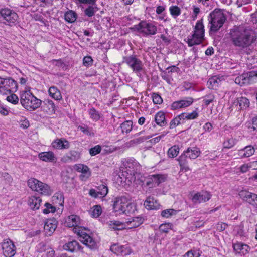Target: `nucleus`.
I'll return each mask as SVG.
<instances>
[{
	"mask_svg": "<svg viewBox=\"0 0 257 257\" xmlns=\"http://www.w3.org/2000/svg\"><path fill=\"white\" fill-rule=\"evenodd\" d=\"M231 43L235 47L246 48L253 43L257 36L254 30L243 27H234L228 33Z\"/></svg>",
	"mask_w": 257,
	"mask_h": 257,
	"instance_id": "f257e3e1",
	"label": "nucleus"
},
{
	"mask_svg": "<svg viewBox=\"0 0 257 257\" xmlns=\"http://www.w3.org/2000/svg\"><path fill=\"white\" fill-rule=\"evenodd\" d=\"M205 29L203 19L198 21L193 29L192 34L187 37V43L189 47L200 44L204 39Z\"/></svg>",
	"mask_w": 257,
	"mask_h": 257,
	"instance_id": "f03ea898",
	"label": "nucleus"
},
{
	"mask_svg": "<svg viewBox=\"0 0 257 257\" xmlns=\"http://www.w3.org/2000/svg\"><path fill=\"white\" fill-rule=\"evenodd\" d=\"M20 102L22 106L29 110L38 108L41 104V100L33 95L30 90L22 92Z\"/></svg>",
	"mask_w": 257,
	"mask_h": 257,
	"instance_id": "7ed1b4c3",
	"label": "nucleus"
},
{
	"mask_svg": "<svg viewBox=\"0 0 257 257\" xmlns=\"http://www.w3.org/2000/svg\"><path fill=\"white\" fill-rule=\"evenodd\" d=\"M209 33L212 34L217 32L223 26L226 18L223 13L219 11H214L208 16Z\"/></svg>",
	"mask_w": 257,
	"mask_h": 257,
	"instance_id": "20e7f679",
	"label": "nucleus"
},
{
	"mask_svg": "<svg viewBox=\"0 0 257 257\" xmlns=\"http://www.w3.org/2000/svg\"><path fill=\"white\" fill-rule=\"evenodd\" d=\"M200 154V151L198 148L195 146L188 148L177 159L181 169L185 170L186 171L189 169V167L186 166L187 164V158L190 159H195Z\"/></svg>",
	"mask_w": 257,
	"mask_h": 257,
	"instance_id": "39448f33",
	"label": "nucleus"
},
{
	"mask_svg": "<svg viewBox=\"0 0 257 257\" xmlns=\"http://www.w3.org/2000/svg\"><path fill=\"white\" fill-rule=\"evenodd\" d=\"M131 29L144 36L154 35L157 32L156 26L152 23H149L145 21H141L138 24L135 25Z\"/></svg>",
	"mask_w": 257,
	"mask_h": 257,
	"instance_id": "423d86ee",
	"label": "nucleus"
},
{
	"mask_svg": "<svg viewBox=\"0 0 257 257\" xmlns=\"http://www.w3.org/2000/svg\"><path fill=\"white\" fill-rule=\"evenodd\" d=\"M73 231L76 233L80 238L79 240L83 244L88 246L91 249H94L97 248L96 242L87 233L84 232L86 229L83 228L80 226H74L72 229Z\"/></svg>",
	"mask_w": 257,
	"mask_h": 257,
	"instance_id": "0eeeda50",
	"label": "nucleus"
},
{
	"mask_svg": "<svg viewBox=\"0 0 257 257\" xmlns=\"http://www.w3.org/2000/svg\"><path fill=\"white\" fill-rule=\"evenodd\" d=\"M124 167L122 169L121 176L126 179H132L140 168L138 162L134 159L128 160L124 164Z\"/></svg>",
	"mask_w": 257,
	"mask_h": 257,
	"instance_id": "6e6552de",
	"label": "nucleus"
},
{
	"mask_svg": "<svg viewBox=\"0 0 257 257\" xmlns=\"http://www.w3.org/2000/svg\"><path fill=\"white\" fill-rule=\"evenodd\" d=\"M17 88V83L15 80L11 78L0 77V94L6 95L15 92Z\"/></svg>",
	"mask_w": 257,
	"mask_h": 257,
	"instance_id": "1a4fd4ad",
	"label": "nucleus"
},
{
	"mask_svg": "<svg viewBox=\"0 0 257 257\" xmlns=\"http://www.w3.org/2000/svg\"><path fill=\"white\" fill-rule=\"evenodd\" d=\"M122 62L126 63L135 73L140 72L143 70V62L136 55L123 57Z\"/></svg>",
	"mask_w": 257,
	"mask_h": 257,
	"instance_id": "9d476101",
	"label": "nucleus"
},
{
	"mask_svg": "<svg viewBox=\"0 0 257 257\" xmlns=\"http://www.w3.org/2000/svg\"><path fill=\"white\" fill-rule=\"evenodd\" d=\"M0 14L3 20H5L4 23L10 26L15 24L18 18L16 13L7 8L2 9Z\"/></svg>",
	"mask_w": 257,
	"mask_h": 257,
	"instance_id": "9b49d317",
	"label": "nucleus"
},
{
	"mask_svg": "<svg viewBox=\"0 0 257 257\" xmlns=\"http://www.w3.org/2000/svg\"><path fill=\"white\" fill-rule=\"evenodd\" d=\"M3 254L6 257H13L16 253V246L10 239H4L1 243Z\"/></svg>",
	"mask_w": 257,
	"mask_h": 257,
	"instance_id": "f8f14e48",
	"label": "nucleus"
},
{
	"mask_svg": "<svg viewBox=\"0 0 257 257\" xmlns=\"http://www.w3.org/2000/svg\"><path fill=\"white\" fill-rule=\"evenodd\" d=\"M74 168L81 173L80 179L83 181H86L91 176V172L89 167L83 164H77L74 166Z\"/></svg>",
	"mask_w": 257,
	"mask_h": 257,
	"instance_id": "ddd939ff",
	"label": "nucleus"
},
{
	"mask_svg": "<svg viewBox=\"0 0 257 257\" xmlns=\"http://www.w3.org/2000/svg\"><path fill=\"white\" fill-rule=\"evenodd\" d=\"M241 198L257 208V194L246 190H242L239 193Z\"/></svg>",
	"mask_w": 257,
	"mask_h": 257,
	"instance_id": "4468645a",
	"label": "nucleus"
},
{
	"mask_svg": "<svg viewBox=\"0 0 257 257\" xmlns=\"http://www.w3.org/2000/svg\"><path fill=\"white\" fill-rule=\"evenodd\" d=\"M128 201V198L124 196L115 197L113 201L114 211L121 213V211L124 209V206Z\"/></svg>",
	"mask_w": 257,
	"mask_h": 257,
	"instance_id": "2eb2a0df",
	"label": "nucleus"
},
{
	"mask_svg": "<svg viewBox=\"0 0 257 257\" xmlns=\"http://www.w3.org/2000/svg\"><path fill=\"white\" fill-rule=\"evenodd\" d=\"M165 177L161 175H152L149 176L146 180V185L150 188L158 186L161 183L164 182Z\"/></svg>",
	"mask_w": 257,
	"mask_h": 257,
	"instance_id": "dca6fc26",
	"label": "nucleus"
},
{
	"mask_svg": "<svg viewBox=\"0 0 257 257\" xmlns=\"http://www.w3.org/2000/svg\"><path fill=\"white\" fill-rule=\"evenodd\" d=\"M211 197V195L207 191H201L195 193L192 198V201L194 203H204L208 201Z\"/></svg>",
	"mask_w": 257,
	"mask_h": 257,
	"instance_id": "f3484780",
	"label": "nucleus"
},
{
	"mask_svg": "<svg viewBox=\"0 0 257 257\" xmlns=\"http://www.w3.org/2000/svg\"><path fill=\"white\" fill-rule=\"evenodd\" d=\"M250 72L243 73L237 77L235 79V82L240 86L249 85L254 83Z\"/></svg>",
	"mask_w": 257,
	"mask_h": 257,
	"instance_id": "a211bd4d",
	"label": "nucleus"
},
{
	"mask_svg": "<svg viewBox=\"0 0 257 257\" xmlns=\"http://www.w3.org/2000/svg\"><path fill=\"white\" fill-rule=\"evenodd\" d=\"M41 202V198L36 196H30L27 201L28 205L33 210L39 209Z\"/></svg>",
	"mask_w": 257,
	"mask_h": 257,
	"instance_id": "6ab92c4d",
	"label": "nucleus"
},
{
	"mask_svg": "<svg viewBox=\"0 0 257 257\" xmlns=\"http://www.w3.org/2000/svg\"><path fill=\"white\" fill-rule=\"evenodd\" d=\"M144 205L145 208L148 210L157 209L160 206L158 201L152 196L147 197Z\"/></svg>",
	"mask_w": 257,
	"mask_h": 257,
	"instance_id": "aec40b11",
	"label": "nucleus"
},
{
	"mask_svg": "<svg viewBox=\"0 0 257 257\" xmlns=\"http://www.w3.org/2000/svg\"><path fill=\"white\" fill-rule=\"evenodd\" d=\"M42 108L44 111L49 115L55 113V106L51 100L45 99L43 102Z\"/></svg>",
	"mask_w": 257,
	"mask_h": 257,
	"instance_id": "412c9836",
	"label": "nucleus"
},
{
	"mask_svg": "<svg viewBox=\"0 0 257 257\" xmlns=\"http://www.w3.org/2000/svg\"><path fill=\"white\" fill-rule=\"evenodd\" d=\"M37 251L39 253H43L47 251V257H53L54 254V251L44 242H40L37 246Z\"/></svg>",
	"mask_w": 257,
	"mask_h": 257,
	"instance_id": "4be33fe9",
	"label": "nucleus"
},
{
	"mask_svg": "<svg viewBox=\"0 0 257 257\" xmlns=\"http://www.w3.org/2000/svg\"><path fill=\"white\" fill-rule=\"evenodd\" d=\"M255 152L254 148L252 146H247L238 150L237 155L241 158H247L252 156Z\"/></svg>",
	"mask_w": 257,
	"mask_h": 257,
	"instance_id": "5701e85b",
	"label": "nucleus"
},
{
	"mask_svg": "<svg viewBox=\"0 0 257 257\" xmlns=\"http://www.w3.org/2000/svg\"><path fill=\"white\" fill-rule=\"evenodd\" d=\"M233 249L237 253L245 254L248 253L250 247L246 244H243L241 242H237L233 245Z\"/></svg>",
	"mask_w": 257,
	"mask_h": 257,
	"instance_id": "b1692460",
	"label": "nucleus"
},
{
	"mask_svg": "<svg viewBox=\"0 0 257 257\" xmlns=\"http://www.w3.org/2000/svg\"><path fill=\"white\" fill-rule=\"evenodd\" d=\"M38 156L40 160L45 162H53L56 159L54 154L51 151L41 152Z\"/></svg>",
	"mask_w": 257,
	"mask_h": 257,
	"instance_id": "393cba45",
	"label": "nucleus"
},
{
	"mask_svg": "<svg viewBox=\"0 0 257 257\" xmlns=\"http://www.w3.org/2000/svg\"><path fill=\"white\" fill-rule=\"evenodd\" d=\"M236 105H239L240 109H246L249 107V101L245 97L237 98L234 102Z\"/></svg>",
	"mask_w": 257,
	"mask_h": 257,
	"instance_id": "a878e982",
	"label": "nucleus"
},
{
	"mask_svg": "<svg viewBox=\"0 0 257 257\" xmlns=\"http://www.w3.org/2000/svg\"><path fill=\"white\" fill-rule=\"evenodd\" d=\"M43 182L35 178H30L28 181V186L34 191L37 192L39 188L42 185Z\"/></svg>",
	"mask_w": 257,
	"mask_h": 257,
	"instance_id": "bb28decb",
	"label": "nucleus"
},
{
	"mask_svg": "<svg viewBox=\"0 0 257 257\" xmlns=\"http://www.w3.org/2000/svg\"><path fill=\"white\" fill-rule=\"evenodd\" d=\"M136 210V206L133 203L130 202L129 200L124 206V209L121 211V213L130 215L135 213Z\"/></svg>",
	"mask_w": 257,
	"mask_h": 257,
	"instance_id": "cd10ccee",
	"label": "nucleus"
},
{
	"mask_svg": "<svg viewBox=\"0 0 257 257\" xmlns=\"http://www.w3.org/2000/svg\"><path fill=\"white\" fill-rule=\"evenodd\" d=\"M37 192L43 195L49 196L52 194L53 190L47 184L43 183L42 185L39 188Z\"/></svg>",
	"mask_w": 257,
	"mask_h": 257,
	"instance_id": "c85d7f7f",
	"label": "nucleus"
},
{
	"mask_svg": "<svg viewBox=\"0 0 257 257\" xmlns=\"http://www.w3.org/2000/svg\"><path fill=\"white\" fill-rule=\"evenodd\" d=\"M155 121L158 125L161 126H164L167 123L165 120V114L161 111L158 112L155 115Z\"/></svg>",
	"mask_w": 257,
	"mask_h": 257,
	"instance_id": "c756f323",
	"label": "nucleus"
},
{
	"mask_svg": "<svg viewBox=\"0 0 257 257\" xmlns=\"http://www.w3.org/2000/svg\"><path fill=\"white\" fill-rule=\"evenodd\" d=\"M80 248L81 246L79 245V243L75 240H73L67 244L65 250L73 252L77 250H80Z\"/></svg>",
	"mask_w": 257,
	"mask_h": 257,
	"instance_id": "7c9ffc66",
	"label": "nucleus"
},
{
	"mask_svg": "<svg viewBox=\"0 0 257 257\" xmlns=\"http://www.w3.org/2000/svg\"><path fill=\"white\" fill-rule=\"evenodd\" d=\"M180 212L179 210H175L173 209H167L163 210L161 212V215L162 217L168 218L176 215Z\"/></svg>",
	"mask_w": 257,
	"mask_h": 257,
	"instance_id": "2f4dec72",
	"label": "nucleus"
},
{
	"mask_svg": "<svg viewBox=\"0 0 257 257\" xmlns=\"http://www.w3.org/2000/svg\"><path fill=\"white\" fill-rule=\"evenodd\" d=\"M49 95L56 100H60L62 96L60 91L55 87H51L48 90Z\"/></svg>",
	"mask_w": 257,
	"mask_h": 257,
	"instance_id": "473e14b6",
	"label": "nucleus"
},
{
	"mask_svg": "<svg viewBox=\"0 0 257 257\" xmlns=\"http://www.w3.org/2000/svg\"><path fill=\"white\" fill-rule=\"evenodd\" d=\"M220 79L217 76H214L209 79L207 81V85L209 88L213 89L218 86Z\"/></svg>",
	"mask_w": 257,
	"mask_h": 257,
	"instance_id": "72a5a7b5",
	"label": "nucleus"
},
{
	"mask_svg": "<svg viewBox=\"0 0 257 257\" xmlns=\"http://www.w3.org/2000/svg\"><path fill=\"white\" fill-rule=\"evenodd\" d=\"M65 223L72 224V225H78L81 223V219L78 216L71 215L65 220Z\"/></svg>",
	"mask_w": 257,
	"mask_h": 257,
	"instance_id": "f704fd0d",
	"label": "nucleus"
},
{
	"mask_svg": "<svg viewBox=\"0 0 257 257\" xmlns=\"http://www.w3.org/2000/svg\"><path fill=\"white\" fill-rule=\"evenodd\" d=\"M123 133L127 134L130 133L133 128V122L131 121H125L120 126Z\"/></svg>",
	"mask_w": 257,
	"mask_h": 257,
	"instance_id": "c9c22d12",
	"label": "nucleus"
},
{
	"mask_svg": "<svg viewBox=\"0 0 257 257\" xmlns=\"http://www.w3.org/2000/svg\"><path fill=\"white\" fill-rule=\"evenodd\" d=\"M169 11L171 15L174 18H176L181 14V9L176 5H172L169 8Z\"/></svg>",
	"mask_w": 257,
	"mask_h": 257,
	"instance_id": "e433bc0d",
	"label": "nucleus"
},
{
	"mask_svg": "<svg viewBox=\"0 0 257 257\" xmlns=\"http://www.w3.org/2000/svg\"><path fill=\"white\" fill-rule=\"evenodd\" d=\"M53 201L55 202V203L58 204L61 206L63 205V203H64V197L62 193H55L53 197Z\"/></svg>",
	"mask_w": 257,
	"mask_h": 257,
	"instance_id": "4c0bfd02",
	"label": "nucleus"
},
{
	"mask_svg": "<svg viewBox=\"0 0 257 257\" xmlns=\"http://www.w3.org/2000/svg\"><path fill=\"white\" fill-rule=\"evenodd\" d=\"M77 18L76 14L72 11H68L65 12V21L69 22H74Z\"/></svg>",
	"mask_w": 257,
	"mask_h": 257,
	"instance_id": "58836bf2",
	"label": "nucleus"
},
{
	"mask_svg": "<svg viewBox=\"0 0 257 257\" xmlns=\"http://www.w3.org/2000/svg\"><path fill=\"white\" fill-rule=\"evenodd\" d=\"M78 128L84 134L88 136H94L95 135L93 129L88 127L86 125H79L78 126Z\"/></svg>",
	"mask_w": 257,
	"mask_h": 257,
	"instance_id": "ea45409f",
	"label": "nucleus"
},
{
	"mask_svg": "<svg viewBox=\"0 0 257 257\" xmlns=\"http://www.w3.org/2000/svg\"><path fill=\"white\" fill-rule=\"evenodd\" d=\"M88 114L90 118L95 121H97L100 119V113L94 108L90 109L88 110Z\"/></svg>",
	"mask_w": 257,
	"mask_h": 257,
	"instance_id": "a19ab883",
	"label": "nucleus"
},
{
	"mask_svg": "<svg viewBox=\"0 0 257 257\" xmlns=\"http://www.w3.org/2000/svg\"><path fill=\"white\" fill-rule=\"evenodd\" d=\"M179 151V148L178 146L174 145L169 149L168 155L169 157L174 158L176 157Z\"/></svg>",
	"mask_w": 257,
	"mask_h": 257,
	"instance_id": "79ce46f5",
	"label": "nucleus"
},
{
	"mask_svg": "<svg viewBox=\"0 0 257 257\" xmlns=\"http://www.w3.org/2000/svg\"><path fill=\"white\" fill-rule=\"evenodd\" d=\"M52 146L57 149H61L64 147V143L62 139H56L52 142Z\"/></svg>",
	"mask_w": 257,
	"mask_h": 257,
	"instance_id": "37998d69",
	"label": "nucleus"
},
{
	"mask_svg": "<svg viewBox=\"0 0 257 257\" xmlns=\"http://www.w3.org/2000/svg\"><path fill=\"white\" fill-rule=\"evenodd\" d=\"M98 194L100 195V198L105 196L108 193V188L104 185H100L97 187V190Z\"/></svg>",
	"mask_w": 257,
	"mask_h": 257,
	"instance_id": "c03bdc74",
	"label": "nucleus"
},
{
	"mask_svg": "<svg viewBox=\"0 0 257 257\" xmlns=\"http://www.w3.org/2000/svg\"><path fill=\"white\" fill-rule=\"evenodd\" d=\"M45 208L43 210V213L45 214L50 213H54L56 211V208L49 203H46L44 205Z\"/></svg>",
	"mask_w": 257,
	"mask_h": 257,
	"instance_id": "a18cd8bd",
	"label": "nucleus"
},
{
	"mask_svg": "<svg viewBox=\"0 0 257 257\" xmlns=\"http://www.w3.org/2000/svg\"><path fill=\"white\" fill-rule=\"evenodd\" d=\"M236 143V139L231 138L228 139L223 143V146L225 148L230 149L233 147Z\"/></svg>",
	"mask_w": 257,
	"mask_h": 257,
	"instance_id": "49530a36",
	"label": "nucleus"
},
{
	"mask_svg": "<svg viewBox=\"0 0 257 257\" xmlns=\"http://www.w3.org/2000/svg\"><path fill=\"white\" fill-rule=\"evenodd\" d=\"M56 228V226H44V232L46 236H51Z\"/></svg>",
	"mask_w": 257,
	"mask_h": 257,
	"instance_id": "de8ad7c7",
	"label": "nucleus"
},
{
	"mask_svg": "<svg viewBox=\"0 0 257 257\" xmlns=\"http://www.w3.org/2000/svg\"><path fill=\"white\" fill-rule=\"evenodd\" d=\"M101 213L102 209L100 206L96 205L93 207L91 214L94 217H98Z\"/></svg>",
	"mask_w": 257,
	"mask_h": 257,
	"instance_id": "09e8293b",
	"label": "nucleus"
},
{
	"mask_svg": "<svg viewBox=\"0 0 257 257\" xmlns=\"http://www.w3.org/2000/svg\"><path fill=\"white\" fill-rule=\"evenodd\" d=\"M80 158V154L75 151L70 152L69 155L67 156V160L76 161Z\"/></svg>",
	"mask_w": 257,
	"mask_h": 257,
	"instance_id": "8fccbe9b",
	"label": "nucleus"
},
{
	"mask_svg": "<svg viewBox=\"0 0 257 257\" xmlns=\"http://www.w3.org/2000/svg\"><path fill=\"white\" fill-rule=\"evenodd\" d=\"M122 245H118L117 244H114L110 247V250L117 255H120Z\"/></svg>",
	"mask_w": 257,
	"mask_h": 257,
	"instance_id": "3c124183",
	"label": "nucleus"
},
{
	"mask_svg": "<svg viewBox=\"0 0 257 257\" xmlns=\"http://www.w3.org/2000/svg\"><path fill=\"white\" fill-rule=\"evenodd\" d=\"M7 100L13 104H16L18 103L19 101V98L18 96L14 94H12L9 96H8L7 97Z\"/></svg>",
	"mask_w": 257,
	"mask_h": 257,
	"instance_id": "603ef678",
	"label": "nucleus"
},
{
	"mask_svg": "<svg viewBox=\"0 0 257 257\" xmlns=\"http://www.w3.org/2000/svg\"><path fill=\"white\" fill-rule=\"evenodd\" d=\"M101 151V147L100 145H96L89 149V153L91 156H95L99 154Z\"/></svg>",
	"mask_w": 257,
	"mask_h": 257,
	"instance_id": "864d4df0",
	"label": "nucleus"
},
{
	"mask_svg": "<svg viewBox=\"0 0 257 257\" xmlns=\"http://www.w3.org/2000/svg\"><path fill=\"white\" fill-rule=\"evenodd\" d=\"M131 247L127 245H122L120 255H127L132 253Z\"/></svg>",
	"mask_w": 257,
	"mask_h": 257,
	"instance_id": "5fc2aeb1",
	"label": "nucleus"
},
{
	"mask_svg": "<svg viewBox=\"0 0 257 257\" xmlns=\"http://www.w3.org/2000/svg\"><path fill=\"white\" fill-rule=\"evenodd\" d=\"M84 12L86 16L90 17L94 15L95 13L96 12V10L93 6H89L87 8L85 9Z\"/></svg>",
	"mask_w": 257,
	"mask_h": 257,
	"instance_id": "6e6d98bb",
	"label": "nucleus"
},
{
	"mask_svg": "<svg viewBox=\"0 0 257 257\" xmlns=\"http://www.w3.org/2000/svg\"><path fill=\"white\" fill-rule=\"evenodd\" d=\"M184 108L190 106L193 102V99L192 97H186L183 99L181 100Z\"/></svg>",
	"mask_w": 257,
	"mask_h": 257,
	"instance_id": "4d7b16f0",
	"label": "nucleus"
},
{
	"mask_svg": "<svg viewBox=\"0 0 257 257\" xmlns=\"http://www.w3.org/2000/svg\"><path fill=\"white\" fill-rule=\"evenodd\" d=\"M171 108L173 110H175L179 108H184L181 100L176 101L174 102L171 105Z\"/></svg>",
	"mask_w": 257,
	"mask_h": 257,
	"instance_id": "13d9d810",
	"label": "nucleus"
},
{
	"mask_svg": "<svg viewBox=\"0 0 257 257\" xmlns=\"http://www.w3.org/2000/svg\"><path fill=\"white\" fill-rule=\"evenodd\" d=\"M153 101L155 104H160L163 102L161 97L156 93H153L152 95Z\"/></svg>",
	"mask_w": 257,
	"mask_h": 257,
	"instance_id": "bf43d9fd",
	"label": "nucleus"
},
{
	"mask_svg": "<svg viewBox=\"0 0 257 257\" xmlns=\"http://www.w3.org/2000/svg\"><path fill=\"white\" fill-rule=\"evenodd\" d=\"M181 123L180 119L177 116L172 120L170 123V128H173Z\"/></svg>",
	"mask_w": 257,
	"mask_h": 257,
	"instance_id": "052dcab7",
	"label": "nucleus"
},
{
	"mask_svg": "<svg viewBox=\"0 0 257 257\" xmlns=\"http://www.w3.org/2000/svg\"><path fill=\"white\" fill-rule=\"evenodd\" d=\"M93 59L90 56H85L83 60V65L85 66H89L92 65Z\"/></svg>",
	"mask_w": 257,
	"mask_h": 257,
	"instance_id": "680f3d73",
	"label": "nucleus"
},
{
	"mask_svg": "<svg viewBox=\"0 0 257 257\" xmlns=\"http://www.w3.org/2000/svg\"><path fill=\"white\" fill-rule=\"evenodd\" d=\"M214 99L213 95L209 94L205 96L203 99V102L206 106H208L210 103H211Z\"/></svg>",
	"mask_w": 257,
	"mask_h": 257,
	"instance_id": "e2e57ef3",
	"label": "nucleus"
},
{
	"mask_svg": "<svg viewBox=\"0 0 257 257\" xmlns=\"http://www.w3.org/2000/svg\"><path fill=\"white\" fill-rule=\"evenodd\" d=\"M200 254L197 251L193 250L188 251L184 255V257H199Z\"/></svg>",
	"mask_w": 257,
	"mask_h": 257,
	"instance_id": "0e129e2a",
	"label": "nucleus"
},
{
	"mask_svg": "<svg viewBox=\"0 0 257 257\" xmlns=\"http://www.w3.org/2000/svg\"><path fill=\"white\" fill-rule=\"evenodd\" d=\"M248 128L250 129L251 131H257V117H254L252 120V123L248 125Z\"/></svg>",
	"mask_w": 257,
	"mask_h": 257,
	"instance_id": "69168bd1",
	"label": "nucleus"
},
{
	"mask_svg": "<svg viewBox=\"0 0 257 257\" xmlns=\"http://www.w3.org/2000/svg\"><path fill=\"white\" fill-rule=\"evenodd\" d=\"M144 219L140 217V216H137L136 217H135L133 219L132 221H129V222L132 223L133 222L135 224H138L137 225H141L143 223Z\"/></svg>",
	"mask_w": 257,
	"mask_h": 257,
	"instance_id": "338daca9",
	"label": "nucleus"
},
{
	"mask_svg": "<svg viewBox=\"0 0 257 257\" xmlns=\"http://www.w3.org/2000/svg\"><path fill=\"white\" fill-rule=\"evenodd\" d=\"M249 168H251L249 167V163H248L242 165L239 168V169L240 172L244 173L247 172L249 170Z\"/></svg>",
	"mask_w": 257,
	"mask_h": 257,
	"instance_id": "774afa93",
	"label": "nucleus"
}]
</instances>
